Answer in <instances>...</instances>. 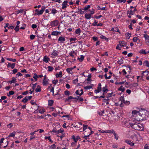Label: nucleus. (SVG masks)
<instances>
[{
	"label": "nucleus",
	"instance_id": "1",
	"mask_svg": "<svg viewBox=\"0 0 149 149\" xmlns=\"http://www.w3.org/2000/svg\"><path fill=\"white\" fill-rule=\"evenodd\" d=\"M149 116V112L145 110L141 109L139 110V115L136 116V120L138 121H142L146 120Z\"/></svg>",
	"mask_w": 149,
	"mask_h": 149
},
{
	"label": "nucleus",
	"instance_id": "2",
	"mask_svg": "<svg viewBox=\"0 0 149 149\" xmlns=\"http://www.w3.org/2000/svg\"><path fill=\"white\" fill-rule=\"evenodd\" d=\"M45 8L46 7L45 6H42L41 9L40 10H39L38 9H36L35 10V12H36L35 14L38 15H42L45 9Z\"/></svg>",
	"mask_w": 149,
	"mask_h": 149
},
{
	"label": "nucleus",
	"instance_id": "3",
	"mask_svg": "<svg viewBox=\"0 0 149 149\" xmlns=\"http://www.w3.org/2000/svg\"><path fill=\"white\" fill-rule=\"evenodd\" d=\"M130 126L136 130H140L138 127V125L137 124L134 123H130Z\"/></svg>",
	"mask_w": 149,
	"mask_h": 149
},
{
	"label": "nucleus",
	"instance_id": "4",
	"mask_svg": "<svg viewBox=\"0 0 149 149\" xmlns=\"http://www.w3.org/2000/svg\"><path fill=\"white\" fill-rule=\"evenodd\" d=\"M101 83H100L98 84V86L97 87V89H95L94 91L95 92L97 93L101 92L102 90V88H101Z\"/></svg>",
	"mask_w": 149,
	"mask_h": 149
},
{
	"label": "nucleus",
	"instance_id": "5",
	"mask_svg": "<svg viewBox=\"0 0 149 149\" xmlns=\"http://www.w3.org/2000/svg\"><path fill=\"white\" fill-rule=\"evenodd\" d=\"M137 10L136 8H135L133 11H132V10H128L127 11V15H128V14L130 15H133L134 14L135 12Z\"/></svg>",
	"mask_w": 149,
	"mask_h": 149
},
{
	"label": "nucleus",
	"instance_id": "6",
	"mask_svg": "<svg viewBox=\"0 0 149 149\" xmlns=\"http://www.w3.org/2000/svg\"><path fill=\"white\" fill-rule=\"evenodd\" d=\"M58 24V21L57 20H55L52 22L51 25L52 26H56Z\"/></svg>",
	"mask_w": 149,
	"mask_h": 149
},
{
	"label": "nucleus",
	"instance_id": "7",
	"mask_svg": "<svg viewBox=\"0 0 149 149\" xmlns=\"http://www.w3.org/2000/svg\"><path fill=\"white\" fill-rule=\"evenodd\" d=\"M120 45L121 46L125 47L127 44V43L125 41L122 40L119 42Z\"/></svg>",
	"mask_w": 149,
	"mask_h": 149
},
{
	"label": "nucleus",
	"instance_id": "8",
	"mask_svg": "<svg viewBox=\"0 0 149 149\" xmlns=\"http://www.w3.org/2000/svg\"><path fill=\"white\" fill-rule=\"evenodd\" d=\"M51 55L54 56V57L55 56H57L58 55V51L55 50H54L52 52ZM52 57L54 58V57Z\"/></svg>",
	"mask_w": 149,
	"mask_h": 149
},
{
	"label": "nucleus",
	"instance_id": "9",
	"mask_svg": "<svg viewBox=\"0 0 149 149\" xmlns=\"http://www.w3.org/2000/svg\"><path fill=\"white\" fill-rule=\"evenodd\" d=\"M65 40V38L63 36L60 37L58 39V41L63 42Z\"/></svg>",
	"mask_w": 149,
	"mask_h": 149
},
{
	"label": "nucleus",
	"instance_id": "10",
	"mask_svg": "<svg viewBox=\"0 0 149 149\" xmlns=\"http://www.w3.org/2000/svg\"><path fill=\"white\" fill-rule=\"evenodd\" d=\"M91 15L90 13L87 14L86 13L85 15V17L87 19H91Z\"/></svg>",
	"mask_w": 149,
	"mask_h": 149
},
{
	"label": "nucleus",
	"instance_id": "11",
	"mask_svg": "<svg viewBox=\"0 0 149 149\" xmlns=\"http://www.w3.org/2000/svg\"><path fill=\"white\" fill-rule=\"evenodd\" d=\"M109 90L107 88V86L106 85H105V87L102 88V91L103 92L106 93Z\"/></svg>",
	"mask_w": 149,
	"mask_h": 149
},
{
	"label": "nucleus",
	"instance_id": "12",
	"mask_svg": "<svg viewBox=\"0 0 149 149\" xmlns=\"http://www.w3.org/2000/svg\"><path fill=\"white\" fill-rule=\"evenodd\" d=\"M125 142L127 143L128 144L132 146H133L134 145V143L131 142L130 141L125 140Z\"/></svg>",
	"mask_w": 149,
	"mask_h": 149
},
{
	"label": "nucleus",
	"instance_id": "13",
	"mask_svg": "<svg viewBox=\"0 0 149 149\" xmlns=\"http://www.w3.org/2000/svg\"><path fill=\"white\" fill-rule=\"evenodd\" d=\"M50 10H51V13L54 15L58 12V11L54 8H53L52 9H50Z\"/></svg>",
	"mask_w": 149,
	"mask_h": 149
},
{
	"label": "nucleus",
	"instance_id": "14",
	"mask_svg": "<svg viewBox=\"0 0 149 149\" xmlns=\"http://www.w3.org/2000/svg\"><path fill=\"white\" fill-rule=\"evenodd\" d=\"M81 31L80 28H78L75 31V33L77 34H78L80 35L81 33Z\"/></svg>",
	"mask_w": 149,
	"mask_h": 149
},
{
	"label": "nucleus",
	"instance_id": "15",
	"mask_svg": "<svg viewBox=\"0 0 149 149\" xmlns=\"http://www.w3.org/2000/svg\"><path fill=\"white\" fill-rule=\"evenodd\" d=\"M139 111H138L136 110H134L132 111V114L133 116L135 115H139Z\"/></svg>",
	"mask_w": 149,
	"mask_h": 149
},
{
	"label": "nucleus",
	"instance_id": "16",
	"mask_svg": "<svg viewBox=\"0 0 149 149\" xmlns=\"http://www.w3.org/2000/svg\"><path fill=\"white\" fill-rule=\"evenodd\" d=\"M61 32L58 31H54L52 33V35L53 36H57L58 34H60Z\"/></svg>",
	"mask_w": 149,
	"mask_h": 149
},
{
	"label": "nucleus",
	"instance_id": "17",
	"mask_svg": "<svg viewBox=\"0 0 149 149\" xmlns=\"http://www.w3.org/2000/svg\"><path fill=\"white\" fill-rule=\"evenodd\" d=\"M62 72L61 71L59 72V73H56V76L57 78L61 77H62Z\"/></svg>",
	"mask_w": 149,
	"mask_h": 149
},
{
	"label": "nucleus",
	"instance_id": "18",
	"mask_svg": "<svg viewBox=\"0 0 149 149\" xmlns=\"http://www.w3.org/2000/svg\"><path fill=\"white\" fill-rule=\"evenodd\" d=\"M125 88L123 86H121L120 87L118 88V90L119 91H121L122 92H123L125 90Z\"/></svg>",
	"mask_w": 149,
	"mask_h": 149
},
{
	"label": "nucleus",
	"instance_id": "19",
	"mask_svg": "<svg viewBox=\"0 0 149 149\" xmlns=\"http://www.w3.org/2000/svg\"><path fill=\"white\" fill-rule=\"evenodd\" d=\"M84 58V56L83 55H81V57L80 58L78 57L77 58V59L79 60V61L80 62H82Z\"/></svg>",
	"mask_w": 149,
	"mask_h": 149
},
{
	"label": "nucleus",
	"instance_id": "20",
	"mask_svg": "<svg viewBox=\"0 0 149 149\" xmlns=\"http://www.w3.org/2000/svg\"><path fill=\"white\" fill-rule=\"evenodd\" d=\"M80 91H82V93H81L79 94V90H77L75 92V93L78 95H79V96H81L83 94V90L81 89V90Z\"/></svg>",
	"mask_w": 149,
	"mask_h": 149
},
{
	"label": "nucleus",
	"instance_id": "21",
	"mask_svg": "<svg viewBox=\"0 0 149 149\" xmlns=\"http://www.w3.org/2000/svg\"><path fill=\"white\" fill-rule=\"evenodd\" d=\"M35 91L37 93L41 91V87L39 85H38L37 88L35 90Z\"/></svg>",
	"mask_w": 149,
	"mask_h": 149
},
{
	"label": "nucleus",
	"instance_id": "22",
	"mask_svg": "<svg viewBox=\"0 0 149 149\" xmlns=\"http://www.w3.org/2000/svg\"><path fill=\"white\" fill-rule=\"evenodd\" d=\"M48 79H43V85H46L48 84Z\"/></svg>",
	"mask_w": 149,
	"mask_h": 149
},
{
	"label": "nucleus",
	"instance_id": "23",
	"mask_svg": "<svg viewBox=\"0 0 149 149\" xmlns=\"http://www.w3.org/2000/svg\"><path fill=\"white\" fill-rule=\"evenodd\" d=\"M27 96H26L25 98H23L22 100V102H23L24 103H26L28 101V100L27 99Z\"/></svg>",
	"mask_w": 149,
	"mask_h": 149
},
{
	"label": "nucleus",
	"instance_id": "24",
	"mask_svg": "<svg viewBox=\"0 0 149 149\" xmlns=\"http://www.w3.org/2000/svg\"><path fill=\"white\" fill-rule=\"evenodd\" d=\"M54 103V101L52 100H48V105L52 106L53 105Z\"/></svg>",
	"mask_w": 149,
	"mask_h": 149
},
{
	"label": "nucleus",
	"instance_id": "25",
	"mask_svg": "<svg viewBox=\"0 0 149 149\" xmlns=\"http://www.w3.org/2000/svg\"><path fill=\"white\" fill-rule=\"evenodd\" d=\"M16 78L15 77H13L12 78V80H11V83H15L17 82Z\"/></svg>",
	"mask_w": 149,
	"mask_h": 149
},
{
	"label": "nucleus",
	"instance_id": "26",
	"mask_svg": "<svg viewBox=\"0 0 149 149\" xmlns=\"http://www.w3.org/2000/svg\"><path fill=\"white\" fill-rule=\"evenodd\" d=\"M100 37L102 39H104L107 41H108V38L106 37L103 35H101Z\"/></svg>",
	"mask_w": 149,
	"mask_h": 149
},
{
	"label": "nucleus",
	"instance_id": "27",
	"mask_svg": "<svg viewBox=\"0 0 149 149\" xmlns=\"http://www.w3.org/2000/svg\"><path fill=\"white\" fill-rule=\"evenodd\" d=\"M34 76L33 77V78L34 79L35 81H37V79L38 78V76L36 73H34Z\"/></svg>",
	"mask_w": 149,
	"mask_h": 149
},
{
	"label": "nucleus",
	"instance_id": "28",
	"mask_svg": "<svg viewBox=\"0 0 149 149\" xmlns=\"http://www.w3.org/2000/svg\"><path fill=\"white\" fill-rule=\"evenodd\" d=\"M14 92L13 91H11L9 92L7 94V95L8 96H10V95L14 94Z\"/></svg>",
	"mask_w": 149,
	"mask_h": 149
},
{
	"label": "nucleus",
	"instance_id": "29",
	"mask_svg": "<svg viewBox=\"0 0 149 149\" xmlns=\"http://www.w3.org/2000/svg\"><path fill=\"white\" fill-rule=\"evenodd\" d=\"M6 58L8 60L10 61H12L13 62H15L16 61V59H13L12 58Z\"/></svg>",
	"mask_w": 149,
	"mask_h": 149
},
{
	"label": "nucleus",
	"instance_id": "30",
	"mask_svg": "<svg viewBox=\"0 0 149 149\" xmlns=\"http://www.w3.org/2000/svg\"><path fill=\"white\" fill-rule=\"evenodd\" d=\"M83 131H85V132H86V130H87V127L88 126V125H83Z\"/></svg>",
	"mask_w": 149,
	"mask_h": 149
},
{
	"label": "nucleus",
	"instance_id": "31",
	"mask_svg": "<svg viewBox=\"0 0 149 149\" xmlns=\"http://www.w3.org/2000/svg\"><path fill=\"white\" fill-rule=\"evenodd\" d=\"M139 53H141L143 54H147V53L146 52L145 50H143V49H141L139 51Z\"/></svg>",
	"mask_w": 149,
	"mask_h": 149
},
{
	"label": "nucleus",
	"instance_id": "32",
	"mask_svg": "<svg viewBox=\"0 0 149 149\" xmlns=\"http://www.w3.org/2000/svg\"><path fill=\"white\" fill-rule=\"evenodd\" d=\"M90 5H88V6H86L84 8L82 9V10H88L89 8H90Z\"/></svg>",
	"mask_w": 149,
	"mask_h": 149
},
{
	"label": "nucleus",
	"instance_id": "33",
	"mask_svg": "<svg viewBox=\"0 0 149 149\" xmlns=\"http://www.w3.org/2000/svg\"><path fill=\"white\" fill-rule=\"evenodd\" d=\"M72 98H73V97L72 96H69L67 98V99H66L65 100V102H66V101H68V102H70V99H72Z\"/></svg>",
	"mask_w": 149,
	"mask_h": 149
},
{
	"label": "nucleus",
	"instance_id": "34",
	"mask_svg": "<svg viewBox=\"0 0 149 149\" xmlns=\"http://www.w3.org/2000/svg\"><path fill=\"white\" fill-rule=\"evenodd\" d=\"M109 100V99H105L103 100V101L104 102L106 103V104H109V102L108 101Z\"/></svg>",
	"mask_w": 149,
	"mask_h": 149
},
{
	"label": "nucleus",
	"instance_id": "35",
	"mask_svg": "<svg viewBox=\"0 0 149 149\" xmlns=\"http://www.w3.org/2000/svg\"><path fill=\"white\" fill-rule=\"evenodd\" d=\"M131 35V33H127L125 34V36L127 37H128V39H129Z\"/></svg>",
	"mask_w": 149,
	"mask_h": 149
},
{
	"label": "nucleus",
	"instance_id": "36",
	"mask_svg": "<svg viewBox=\"0 0 149 149\" xmlns=\"http://www.w3.org/2000/svg\"><path fill=\"white\" fill-rule=\"evenodd\" d=\"M92 86H86L84 87V89L85 90L89 89L91 88Z\"/></svg>",
	"mask_w": 149,
	"mask_h": 149
},
{
	"label": "nucleus",
	"instance_id": "37",
	"mask_svg": "<svg viewBox=\"0 0 149 149\" xmlns=\"http://www.w3.org/2000/svg\"><path fill=\"white\" fill-rule=\"evenodd\" d=\"M47 68L48 69V70L49 71H52L54 69L53 67L50 66H48L47 67Z\"/></svg>",
	"mask_w": 149,
	"mask_h": 149
},
{
	"label": "nucleus",
	"instance_id": "38",
	"mask_svg": "<svg viewBox=\"0 0 149 149\" xmlns=\"http://www.w3.org/2000/svg\"><path fill=\"white\" fill-rule=\"evenodd\" d=\"M120 100L121 102H123L125 100L124 98V96H121L120 98Z\"/></svg>",
	"mask_w": 149,
	"mask_h": 149
},
{
	"label": "nucleus",
	"instance_id": "39",
	"mask_svg": "<svg viewBox=\"0 0 149 149\" xmlns=\"http://www.w3.org/2000/svg\"><path fill=\"white\" fill-rule=\"evenodd\" d=\"M138 127L140 130H142L143 129V127L141 124H138Z\"/></svg>",
	"mask_w": 149,
	"mask_h": 149
},
{
	"label": "nucleus",
	"instance_id": "40",
	"mask_svg": "<svg viewBox=\"0 0 149 149\" xmlns=\"http://www.w3.org/2000/svg\"><path fill=\"white\" fill-rule=\"evenodd\" d=\"M78 12H79V13L81 14H83L84 13V11H82V9H80L78 8Z\"/></svg>",
	"mask_w": 149,
	"mask_h": 149
},
{
	"label": "nucleus",
	"instance_id": "41",
	"mask_svg": "<svg viewBox=\"0 0 149 149\" xmlns=\"http://www.w3.org/2000/svg\"><path fill=\"white\" fill-rule=\"evenodd\" d=\"M15 132H13L12 133H11L10 135L8 136V137H14L15 136Z\"/></svg>",
	"mask_w": 149,
	"mask_h": 149
},
{
	"label": "nucleus",
	"instance_id": "42",
	"mask_svg": "<svg viewBox=\"0 0 149 149\" xmlns=\"http://www.w3.org/2000/svg\"><path fill=\"white\" fill-rule=\"evenodd\" d=\"M45 139H47L49 140L50 142H51L52 143L53 142V141H52V140L51 139L50 137V136H45Z\"/></svg>",
	"mask_w": 149,
	"mask_h": 149
},
{
	"label": "nucleus",
	"instance_id": "43",
	"mask_svg": "<svg viewBox=\"0 0 149 149\" xmlns=\"http://www.w3.org/2000/svg\"><path fill=\"white\" fill-rule=\"evenodd\" d=\"M48 58H47L45 56L43 58V61L45 62V63H47L48 62Z\"/></svg>",
	"mask_w": 149,
	"mask_h": 149
},
{
	"label": "nucleus",
	"instance_id": "44",
	"mask_svg": "<svg viewBox=\"0 0 149 149\" xmlns=\"http://www.w3.org/2000/svg\"><path fill=\"white\" fill-rule=\"evenodd\" d=\"M113 135L114 136L116 140H118V136L115 133V132H114Z\"/></svg>",
	"mask_w": 149,
	"mask_h": 149
},
{
	"label": "nucleus",
	"instance_id": "45",
	"mask_svg": "<svg viewBox=\"0 0 149 149\" xmlns=\"http://www.w3.org/2000/svg\"><path fill=\"white\" fill-rule=\"evenodd\" d=\"M144 63L145 64L146 66L149 67V63L148 61H145Z\"/></svg>",
	"mask_w": 149,
	"mask_h": 149
},
{
	"label": "nucleus",
	"instance_id": "46",
	"mask_svg": "<svg viewBox=\"0 0 149 149\" xmlns=\"http://www.w3.org/2000/svg\"><path fill=\"white\" fill-rule=\"evenodd\" d=\"M64 93L65 95L69 96L70 95V91H65L64 92Z\"/></svg>",
	"mask_w": 149,
	"mask_h": 149
},
{
	"label": "nucleus",
	"instance_id": "47",
	"mask_svg": "<svg viewBox=\"0 0 149 149\" xmlns=\"http://www.w3.org/2000/svg\"><path fill=\"white\" fill-rule=\"evenodd\" d=\"M144 37L145 38L146 40H149V36L147 35H144Z\"/></svg>",
	"mask_w": 149,
	"mask_h": 149
},
{
	"label": "nucleus",
	"instance_id": "48",
	"mask_svg": "<svg viewBox=\"0 0 149 149\" xmlns=\"http://www.w3.org/2000/svg\"><path fill=\"white\" fill-rule=\"evenodd\" d=\"M39 106H38L37 107H36V108L34 109L35 111L33 112L34 113H38V110L39 108Z\"/></svg>",
	"mask_w": 149,
	"mask_h": 149
},
{
	"label": "nucleus",
	"instance_id": "49",
	"mask_svg": "<svg viewBox=\"0 0 149 149\" xmlns=\"http://www.w3.org/2000/svg\"><path fill=\"white\" fill-rule=\"evenodd\" d=\"M123 103H124V104H125L126 105H129V104H130V102L129 101H125V100Z\"/></svg>",
	"mask_w": 149,
	"mask_h": 149
},
{
	"label": "nucleus",
	"instance_id": "50",
	"mask_svg": "<svg viewBox=\"0 0 149 149\" xmlns=\"http://www.w3.org/2000/svg\"><path fill=\"white\" fill-rule=\"evenodd\" d=\"M26 26V24H23L22 25V26L20 28V29H24Z\"/></svg>",
	"mask_w": 149,
	"mask_h": 149
},
{
	"label": "nucleus",
	"instance_id": "51",
	"mask_svg": "<svg viewBox=\"0 0 149 149\" xmlns=\"http://www.w3.org/2000/svg\"><path fill=\"white\" fill-rule=\"evenodd\" d=\"M35 36L33 35H31L30 36V39L31 40H33L35 38Z\"/></svg>",
	"mask_w": 149,
	"mask_h": 149
},
{
	"label": "nucleus",
	"instance_id": "52",
	"mask_svg": "<svg viewBox=\"0 0 149 149\" xmlns=\"http://www.w3.org/2000/svg\"><path fill=\"white\" fill-rule=\"evenodd\" d=\"M39 112L41 114L43 113L44 112H45V110L43 109L42 110L41 109L39 110Z\"/></svg>",
	"mask_w": 149,
	"mask_h": 149
},
{
	"label": "nucleus",
	"instance_id": "53",
	"mask_svg": "<svg viewBox=\"0 0 149 149\" xmlns=\"http://www.w3.org/2000/svg\"><path fill=\"white\" fill-rule=\"evenodd\" d=\"M67 5H66V4H65V3H63L62 4V6L61 8H62V9H64V8H66V7Z\"/></svg>",
	"mask_w": 149,
	"mask_h": 149
},
{
	"label": "nucleus",
	"instance_id": "54",
	"mask_svg": "<svg viewBox=\"0 0 149 149\" xmlns=\"http://www.w3.org/2000/svg\"><path fill=\"white\" fill-rule=\"evenodd\" d=\"M88 11H89L90 12V14L91 15H93V14H94V11H95V10L93 9L92 10H88Z\"/></svg>",
	"mask_w": 149,
	"mask_h": 149
},
{
	"label": "nucleus",
	"instance_id": "55",
	"mask_svg": "<svg viewBox=\"0 0 149 149\" xmlns=\"http://www.w3.org/2000/svg\"><path fill=\"white\" fill-rule=\"evenodd\" d=\"M118 64H121L123 63V61L122 59H121L120 60H119L118 61Z\"/></svg>",
	"mask_w": 149,
	"mask_h": 149
},
{
	"label": "nucleus",
	"instance_id": "56",
	"mask_svg": "<svg viewBox=\"0 0 149 149\" xmlns=\"http://www.w3.org/2000/svg\"><path fill=\"white\" fill-rule=\"evenodd\" d=\"M58 82V80L57 79L56 80H54L52 81V83L53 84H54L55 85H56L57 82Z\"/></svg>",
	"mask_w": 149,
	"mask_h": 149
},
{
	"label": "nucleus",
	"instance_id": "57",
	"mask_svg": "<svg viewBox=\"0 0 149 149\" xmlns=\"http://www.w3.org/2000/svg\"><path fill=\"white\" fill-rule=\"evenodd\" d=\"M50 148L52 149H55L56 148V146L54 144L51 146Z\"/></svg>",
	"mask_w": 149,
	"mask_h": 149
},
{
	"label": "nucleus",
	"instance_id": "58",
	"mask_svg": "<svg viewBox=\"0 0 149 149\" xmlns=\"http://www.w3.org/2000/svg\"><path fill=\"white\" fill-rule=\"evenodd\" d=\"M18 70L17 69H14L13 70V74H15L17 72Z\"/></svg>",
	"mask_w": 149,
	"mask_h": 149
},
{
	"label": "nucleus",
	"instance_id": "59",
	"mask_svg": "<svg viewBox=\"0 0 149 149\" xmlns=\"http://www.w3.org/2000/svg\"><path fill=\"white\" fill-rule=\"evenodd\" d=\"M97 22L96 20H95L94 22L92 24V25L94 26H97Z\"/></svg>",
	"mask_w": 149,
	"mask_h": 149
},
{
	"label": "nucleus",
	"instance_id": "60",
	"mask_svg": "<svg viewBox=\"0 0 149 149\" xmlns=\"http://www.w3.org/2000/svg\"><path fill=\"white\" fill-rule=\"evenodd\" d=\"M58 131V134H59V133H62L64 132V130L62 128H61Z\"/></svg>",
	"mask_w": 149,
	"mask_h": 149
},
{
	"label": "nucleus",
	"instance_id": "61",
	"mask_svg": "<svg viewBox=\"0 0 149 149\" xmlns=\"http://www.w3.org/2000/svg\"><path fill=\"white\" fill-rule=\"evenodd\" d=\"M19 29V27H17L16 26L14 29V30L16 32L18 31Z\"/></svg>",
	"mask_w": 149,
	"mask_h": 149
},
{
	"label": "nucleus",
	"instance_id": "62",
	"mask_svg": "<svg viewBox=\"0 0 149 149\" xmlns=\"http://www.w3.org/2000/svg\"><path fill=\"white\" fill-rule=\"evenodd\" d=\"M138 40V38L136 37H134L133 39V41L134 42H136Z\"/></svg>",
	"mask_w": 149,
	"mask_h": 149
},
{
	"label": "nucleus",
	"instance_id": "63",
	"mask_svg": "<svg viewBox=\"0 0 149 149\" xmlns=\"http://www.w3.org/2000/svg\"><path fill=\"white\" fill-rule=\"evenodd\" d=\"M76 38H71L70 39V42L72 41H75L76 40Z\"/></svg>",
	"mask_w": 149,
	"mask_h": 149
},
{
	"label": "nucleus",
	"instance_id": "64",
	"mask_svg": "<svg viewBox=\"0 0 149 149\" xmlns=\"http://www.w3.org/2000/svg\"><path fill=\"white\" fill-rule=\"evenodd\" d=\"M7 98V97L6 96H2L1 97V100H4Z\"/></svg>",
	"mask_w": 149,
	"mask_h": 149
}]
</instances>
